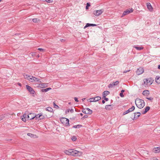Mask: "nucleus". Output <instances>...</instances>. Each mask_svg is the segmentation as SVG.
<instances>
[{"label":"nucleus","mask_w":160,"mask_h":160,"mask_svg":"<svg viewBox=\"0 0 160 160\" xmlns=\"http://www.w3.org/2000/svg\"><path fill=\"white\" fill-rule=\"evenodd\" d=\"M64 152L67 155L73 156H80L82 153L81 152L78 151L74 149L65 150Z\"/></svg>","instance_id":"nucleus-1"},{"label":"nucleus","mask_w":160,"mask_h":160,"mask_svg":"<svg viewBox=\"0 0 160 160\" xmlns=\"http://www.w3.org/2000/svg\"><path fill=\"white\" fill-rule=\"evenodd\" d=\"M135 103L137 107L140 109L142 108L145 105V103L143 100L138 98L136 99Z\"/></svg>","instance_id":"nucleus-2"},{"label":"nucleus","mask_w":160,"mask_h":160,"mask_svg":"<svg viewBox=\"0 0 160 160\" xmlns=\"http://www.w3.org/2000/svg\"><path fill=\"white\" fill-rule=\"evenodd\" d=\"M60 121L66 127L69 126L70 125L69 120L68 118H62L60 119Z\"/></svg>","instance_id":"nucleus-3"},{"label":"nucleus","mask_w":160,"mask_h":160,"mask_svg":"<svg viewBox=\"0 0 160 160\" xmlns=\"http://www.w3.org/2000/svg\"><path fill=\"white\" fill-rule=\"evenodd\" d=\"M28 80L32 82H41L40 79L33 76H31V77L29 78Z\"/></svg>","instance_id":"nucleus-4"},{"label":"nucleus","mask_w":160,"mask_h":160,"mask_svg":"<svg viewBox=\"0 0 160 160\" xmlns=\"http://www.w3.org/2000/svg\"><path fill=\"white\" fill-rule=\"evenodd\" d=\"M103 12L104 10L103 9L96 10L94 11L93 14L96 16H98L101 14Z\"/></svg>","instance_id":"nucleus-5"},{"label":"nucleus","mask_w":160,"mask_h":160,"mask_svg":"<svg viewBox=\"0 0 160 160\" xmlns=\"http://www.w3.org/2000/svg\"><path fill=\"white\" fill-rule=\"evenodd\" d=\"M133 9L132 8L130 10L127 9L126 11H124L122 13V16H121V17H123L124 16L128 15L130 13L133 12Z\"/></svg>","instance_id":"nucleus-6"},{"label":"nucleus","mask_w":160,"mask_h":160,"mask_svg":"<svg viewBox=\"0 0 160 160\" xmlns=\"http://www.w3.org/2000/svg\"><path fill=\"white\" fill-rule=\"evenodd\" d=\"M101 99V98L99 96H97L95 98H91L89 99L90 102H96L98 101Z\"/></svg>","instance_id":"nucleus-7"},{"label":"nucleus","mask_w":160,"mask_h":160,"mask_svg":"<svg viewBox=\"0 0 160 160\" xmlns=\"http://www.w3.org/2000/svg\"><path fill=\"white\" fill-rule=\"evenodd\" d=\"M26 87L27 89L29 91L30 93L32 94H34V91L30 86L28 85H26Z\"/></svg>","instance_id":"nucleus-8"},{"label":"nucleus","mask_w":160,"mask_h":160,"mask_svg":"<svg viewBox=\"0 0 160 160\" xmlns=\"http://www.w3.org/2000/svg\"><path fill=\"white\" fill-rule=\"evenodd\" d=\"M36 117V116L35 115L34 113H30L27 115V118L28 119L32 120Z\"/></svg>","instance_id":"nucleus-9"},{"label":"nucleus","mask_w":160,"mask_h":160,"mask_svg":"<svg viewBox=\"0 0 160 160\" xmlns=\"http://www.w3.org/2000/svg\"><path fill=\"white\" fill-rule=\"evenodd\" d=\"M144 72V70L142 68L140 67L138 68L136 71L137 74L139 75L142 74Z\"/></svg>","instance_id":"nucleus-10"},{"label":"nucleus","mask_w":160,"mask_h":160,"mask_svg":"<svg viewBox=\"0 0 160 160\" xmlns=\"http://www.w3.org/2000/svg\"><path fill=\"white\" fill-rule=\"evenodd\" d=\"M135 109V107L134 106H132V107L129 109L128 110L126 111L123 113V115H125L128 113L133 111Z\"/></svg>","instance_id":"nucleus-11"},{"label":"nucleus","mask_w":160,"mask_h":160,"mask_svg":"<svg viewBox=\"0 0 160 160\" xmlns=\"http://www.w3.org/2000/svg\"><path fill=\"white\" fill-rule=\"evenodd\" d=\"M119 83V82L118 81H116V82H113L112 83L110 84L108 86V87L109 88H112L113 86H116Z\"/></svg>","instance_id":"nucleus-12"},{"label":"nucleus","mask_w":160,"mask_h":160,"mask_svg":"<svg viewBox=\"0 0 160 160\" xmlns=\"http://www.w3.org/2000/svg\"><path fill=\"white\" fill-rule=\"evenodd\" d=\"M146 5L149 11L151 12L153 11V8H152L150 3H146Z\"/></svg>","instance_id":"nucleus-13"},{"label":"nucleus","mask_w":160,"mask_h":160,"mask_svg":"<svg viewBox=\"0 0 160 160\" xmlns=\"http://www.w3.org/2000/svg\"><path fill=\"white\" fill-rule=\"evenodd\" d=\"M144 83L145 84L148 85V84H152L151 81L148 79H144Z\"/></svg>","instance_id":"nucleus-14"},{"label":"nucleus","mask_w":160,"mask_h":160,"mask_svg":"<svg viewBox=\"0 0 160 160\" xmlns=\"http://www.w3.org/2000/svg\"><path fill=\"white\" fill-rule=\"evenodd\" d=\"M46 84L45 83H40L38 84L37 87L40 88H43L45 87Z\"/></svg>","instance_id":"nucleus-15"},{"label":"nucleus","mask_w":160,"mask_h":160,"mask_svg":"<svg viewBox=\"0 0 160 160\" xmlns=\"http://www.w3.org/2000/svg\"><path fill=\"white\" fill-rule=\"evenodd\" d=\"M150 107L148 106L146 107L145 108L144 110H143L142 111V113L143 114H144L146 113V112L150 109Z\"/></svg>","instance_id":"nucleus-16"},{"label":"nucleus","mask_w":160,"mask_h":160,"mask_svg":"<svg viewBox=\"0 0 160 160\" xmlns=\"http://www.w3.org/2000/svg\"><path fill=\"white\" fill-rule=\"evenodd\" d=\"M97 25L94 24H90L89 23H87L85 26L84 27V28L85 29L86 28H87L89 26H96Z\"/></svg>","instance_id":"nucleus-17"},{"label":"nucleus","mask_w":160,"mask_h":160,"mask_svg":"<svg viewBox=\"0 0 160 160\" xmlns=\"http://www.w3.org/2000/svg\"><path fill=\"white\" fill-rule=\"evenodd\" d=\"M134 114V118L135 119H137L138 118L140 115L141 113L140 112H135Z\"/></svg>","instance_id":"nucleus-18"},{"label":"nucleus","mask_w":160,"mask_h":160,"mask_svg":"<svg viewBox=\"0 0 160 160\" xmlns=\"http://www.w3.org/2000/svg\"><path fill=\"white\" fill-rule=\"evenodd\" d=\"M150 94L148 90H145L142 92V94L144 96H148Z\"/></svg>","instance_id":"nucleus-19"},{"label":"nucleus","mask_w":160,"mask_h":160,"mask_svg":"<svg viewBox=\"0 0 160 160\" xmlns=\"http://www.w3.org/2000/svg\"><path fill=\"white\" fill-rule=\"evenodd\" d=\"M110 93V92L109 91H104L102 93V96L103 98H105L106 96L108 95Z\"/></svg>","instance_id":"nucleus-20"},{"label":"nucleus","mask_w":160,"mask_h":160,"mask_svg":"<svg viewBox=\"0 0 160 160\" xmlns=\"http://www.w3.org/2000/svg\"><path fill=\"white\" fill-rule=\"evenodd\" d=\"M153 152L156 153L160 152V148L157 147L156 148H154L153 149Z\"/></svg>","instance_id":"nucleus-21"},{"label":"nucleus","mask_w":160,"mask_h":160,"mask_svg":"<svg viewBox=\"0 0 160 160\" xmlns=\"http://www.w3.org/2000/svg\"><path fill=\"white\" fill-rule=\"evenodd\" d=\"M156 82L158 84H160V77L157 76L155 78Z\"/></svg>","instance_id":"nucleus-22"},{"label":"nucleus","mask_w":160,"mask_h":160,"mask_svg":"<svg viewBox=\"0 0 160 160\" xmlns=\"http://www.w3.org/2000/svg\"><path fill=\"white\" fill-rule=\"evenodd\" d=\"M112 108L111 105H106L105 106V109L107 110H110L112 109Z\"/></svg>","instance_id":"nucleus-23"},{"label":"nucleus","mask_w":160,"mask_h":160,"mask_svg":"<svg viewBox=\"0 0 160 160\" xmlns=\"http://www.w3.org/2000/svg\"><path fill=\"white\" fill-rule=\"evenodd\" d=\"M133 47L136 49L137 50L140 51L143 48L142 47H138L137 46H134Z\"/></svg>","instance_id":"nucleus-24"},{"label":"nucleus","mask_w":160,"mask_h":160,"mask_svg":"<svg viewBox=\"0 0 160 160\" xmlns=\"http://www.w3.org/2000/svg\"><path fill=\"white\" fill-rule=\"evenodd\" d=\"M38 118L39 120H41L44 118V116H42V114H38L36 116V118Z\"/></svg>","instance_id":"nucleus-25"},{"label":"nucleus","mask_w":160,"mask_h":160,"mask_svg":"<svg viewBox=\"0 0 160 160\" xmlns=\"http://www.w3.org/2000/svg\"><path fill=\"white\" fill-rule=\"evenodd\" d=\"M51 89V88H48L45 89H42L41 90V91L42 92H46L49 90H50Z\"/></svg>","instance_id":"nucleus-26"},{"label":"nucleus","mask_w":160,"mask_h":160,"mask_svg":"<svg viewBox=\"0 0 160 160\" xmlns=\"http://www.w3.org/2000/svg\"><path fill=\"white\" fill-rule=\"evenodd\" d=\"M85 110L87 111V112H88V114H91L92 113V111L88 108H86L85 109Z\"/></svg>","instance_id":"nucleus-27"},{"label":"nucleus","mask_w":160,"mask_h":160,"mask_svg":"<svg viewBox=\"0 0 160 160\" xmlns=\"http://www.w3.org/2000/svg\"><path fill=\"white\" fill-rule=\"evenodd\" d=\"M46 110L50 112H52L53 111L52 108L50 107H48L46 108Z\"/></svg>","instance_id":"nucleus-28"},{"label":"nucleus","mask_w":160,"mask_h":160,"mask_svg":"<svg viewBox=\"0 0 160 160\" xmlns=\"http://www.w3.org/2000/svg\"><path fill=\"white\" fill-rule=\"evenodd\" d=\"M74 112V110L72 109H68L66 111V113L67 114L68 113H69V112H70L71 113H73Z\"/></svg>","instance_id":"nucleus-29"},{"label":"nucleus","mask_w":160,"mask_h":160,"mask_svg":"<svg viewBox=\"0 0 160 160\" xmlns=\"http://www.w3.org/2000/svg\"><path fill=\"white\" fill-rule=\"evenodd\" d=\"M23 76L25 79H28V78H30V75H28V74H26L25 73L23 74Z\"/></svg>","instance_id":"nucleus-30"},{"label":"nucleus","mask_w":160,"mask_h":160,"mask_svg":"<svg viewBox=\"0 0 160 160\" xmlns=\"http://www.w3.org/2000/svg\"><path fill=\"white\" fill-rule=\"evenodd\" d=\"M71 139L73 141H75L77 139V138L76 136H73L71 138Z\"/></svg>","instance_id":"nucleus-31"},{"label":"nucleus","mask_w":160,"mask_h":160,"mask_svg":"<svg viewBox=\"0 0 160 160\" xmlns=\"http://www.w3.org/2000/svg\"><path fill=\"white\" fill-rule=\"evenodd\" d=\"M27 135L29 136H30L31 137H33L34 136V135L32 134V133H28L27 134Z\"/></svg>","instance_id":"nucleus-32"},{"label":"nucleus","mask_w":160,"mask_h":160,"mask_svg":"<svg viewBox=\"0 0 160 160\" xmlns=\"http://www.w3.org/2000/svg\"><path fill=\"white\" fill-rule=\"evenodd\" d=\"M53 106L55 108H59V107L56 104L55 102H53Z\"/></svg>","instance_id":"nucleus-33"},{"label":"nucleus","mask_w":160,"mask_h":160,"mask_svg":"<svg viewBox=\"0 0 160 160\" xmlns=\"http://www.w3.org/2000/svg\"><path fill=\"white\" fill-rule=\"evenodd\" d=\"M78 126L81 127L82 125H74L73 127V128H78Z\"/></svg>","instance_id":"nucleus-34"},{"label":"nucleus","mask_w":160,"mask_h":160,"mask_svg":"<svg viewBox=\"0 0 160 160\" xmlns=\"http://www.w3.org/2000/svg\"><path fill=\"white\" fill-rule=\"evenodd\" d=\"M82 112L85 113V114H88V112H87V111L85 110V109H84L82 111Z\"/></svg>","instance_id":"nucleus-35"},{"label":"nucleus","mask_w":160,"mask_h":160,"mask_svg":"<svg viewBox=\"0 0 160 160\" xmlns=\"http://www.w3.org/2000/svg\"><path fill=\"white\" fill-rule=\"evenodd\" d=\"M48 3H51L53 2V0H45Z\"/></svg>","instance_id":"nucleus-36"},{"label":"nucleus","mask_w":160,"mask_h":160,"mask_svg":"<svg viewBox=\"0 0 160 160\" xmlns=\"http://www.w3.org/2000/svg\"><path fill=\"white\" fill-rule=\"evenodd\" d=\"M90 4L89 3H87V6L86 7V9H88V7L90 6Z\"/></svg>","instance_id":"nucleus-37"},{"label":"nucleus","mask_w":160,"mask_h":160,"mask_svg":"<svg viewBox=\"0 0 160 160\" xmlns=\"http://www.w3.org/2000/svg\"><path fill=\"white\" fill-rule=\"evenodd\" d=\"M146 98L150 101H152L153 99V98L152 97L147 98Z\"/></svg>","instance_id":"nucleus-38"},{"label":"nucleus","mask_w":160,"mask_h":160,"mask_svg":"<svg viewBox=\"0 0 160 160\" xmlns=\"http://www.w3.org/2000/svg\"><path fill=\"white\" fill-rule=\"evenodd\" d=\"M5 115H2L0 116V118L1 119V120L3 119V118L5 117Z\"/></svg>","instance_id":"nucleus-39"},{"label":"nucleus","mask_w":160,"mask_h":160,"mask_svg":"<svg viewBox=\"0 0 160 160\" xmlns=\"http://www.w3.org/2000/svg\"><path fill=\"white\" fill-rule=\"evenodd\" d=\"M32 21L34 22H37V19L36 18H34L32 19Z\"/></svg>","instance_id":"nucleus-40"},{"label":"nucleus","mask_w":160,"mask_h":160,"mask_svg":"<svg viewBox=\"0 0 160 160\" xmlns=\"http://www.w3.org/2000/svg\"><path fill=\"white\" fill-rule=\"evenodd\" d=\"M22 121H23L24 122H25L26 121V118H22Z\"/></svg>","instance_id":"nucleus-41"},{"label":"nucleus","mask_w":160,"mask_h":160,"mask_svg":"<svg viewBox=\"0 0 160 160\" xmlns=\"http://www.w3.org/2000/svg\"><path fill=\"white\" fill-rule=\"evenodd\" d=\"M120 96L121 97H124V95H123V93H120L119 94Z\"/></svg>","instance_id":"nucleus-42"},{"label":"nucleus","mask_w":160,"mask_h":160,"mask_svg":"<svg viewBox=\"0 0 160 160\" xmlns=\"http://www.w3.org/2000/svg\"><path fill=\"white\" fill-rule=\"evenodd\" d=\"M38 50H39V51H42V52L43 51H44V49H43L41 48H38Z\"/></svg>","instance_id":"nucleus-43"},{"label":"nucleus","mask_w":160,"mask_h":160,"mask_svg":"<svg viewBox=\"0 0 160 160\" xmlns=\"http://www.w3.org/2000/svg\"><path fill=\"white\" fill-rule=\"evenodd\" d=\"M88 117V115H85L82 118V119H83L84 118H87Z\"/></svg>","instance_id":"nucleus-44"},{"label":"nucleus","mask_w":160,"mask_h":160,"mask_svg":"<svg viewBox=\"0 0 160 160\" xmlns=\"http://www.w3.org/2000/svg\"><path fill=\"white\" fill-rule=\"evenodd\" d=\"M74 99L76 102H78V98H74Z\"/></svg>","instance_id":"nucleus-45"},{"label":"nucleus","mask_w":160,"mask_h":160,"mask_svg":"<svg viewBox=\"0 0 160 160\" xmlns=\"http://www.w3.org/2000/svg\"><path fill=\"white\" fill-rule=\"evenodd\" d=\"M27 116V114L26 113L24 114L23 116V118H26V117Z\"/></svg>","instance_id":"nucleus-46"},{"label":"nucleus","mask_w":160,"mask_h":160,"mask_svg":"<svg viewBox=\"0 0 160 160\" xmlns=\"http://www.w3.org/2000/svg\"><path fill=\"white\" fill-rule=\"evenodd\" d=\"M129 71H130V70H126V71H124L123 72V73H126V72H129Z\"/></svg>","instance_id":"nucleus-47"},{"label":"nucleus","mask_w":160,"mask_h":160,"mask_svg":"<svg viewBox=\"0 0 160 160\" xmlns=\"http://www.w3.org/2000/svg\"><path fill=\"white\" fill-rule=\"evenodd\" d=\"M104 98V99L106 101H107L108 100V98H106V97H105V98Z\"/></svg>","instance_id":"nucleus-48"},{"label":"nucleus","mask_w":160,"mask_h":160,"mask_svg":"<svg viewBox=\"0 0 160 160\" xmlns=\"http://www.w3.org/2000/svg\"><path fill=\"white\" fill-rule=\"evenodd\" d=\"M153 160H158V159L156 158H153Z\"/></svg>","instance_id":"nucleus-49"},{"label":"nucleus","mask_w":160,"mask_h":160,"mask_svg":"<svg viewBox=\"0 0 160 160\" xmlns=\"http://www.w3.org/2000/svg\"><path fill=\"white\" fill-rule=\"evenodd\" d=\"M124 91H125L124 90H122V91H121V93H123V92H124Z\"/></svg>","instance_id":"nucleus-50"},{"label":"nucleus","mask_w":160,"mask_h":160,"mask_svg":"<svg viewBox=\"0 0 160 160\" xmlns=\"http://www.w3.org/2000/svg\"><path fill=\"white\" fill-rule=\"evenodd\" d=\"M158 68L160 69V65H158Z\"/></svg>","instance_id":"nucleus-51"},{"label":"nucleus","mask_w":160,"mask_h":160,"mask_svg":"<svg viewBox=\"0 0 160 160\" xmlns=\"http://www.w3.org/2000/svg\"><path fill=\"white\" fill-rule=\"evenodd\" d=\"M102 103L103 104H104V103H105V101H104V100H103L102 101Z\"/></svg>","instance_id":"nucleus-52"},{"label":"nucleus","mask_w":160,"mask_h":160,"mask_svg":"<svg viewBox=\"0 0 160 160\" xmlns=\"http://www.w3.org/2000/svg\"><path fill=\"white\" fill-rule=\"evenodd\" d=\"M86 98H85L82 99V101H83Z\"/></svg>","instance_id":"nucleus-53"},{"label":"nucleus","mask_w":160,"mask_h":160,"mask_svg":"<svg viewBox=\"0 0 160 160\" xmlns=\"http://www.w3.org/2000/svg\"><path fill=\"white\" fill-rule=\"evenodd\" d=\"M80 115H81V116H82V115H83V114H82V113H80Z\"/></svg>","instance_id":"nucleus-54"},{"label":"nucleus","mask_w":160,"mask_h":160,"mask_svg":"<svg viewBox=\"0 0 160 160\" xmlns=\"http://www.w3.org/2000/svg\"><path fill=\"white\" fill-rule=\"evenodd\" d=\"M18 85L20 86H21V85L20 83H18Z\"/></svg>","instance_id":"nucleus-55"},{"label":"nucleus","mask_w":160,"mask_h":160,"mask_svg":"<svg viewBox=\"0 0 160 160\" xmlns=\"http://www.w3.org/2000/svg\"><path fill=\"white\" fill-rule=\"evenodd\" d=\"M1 120V119L0 118V121Z\"/></svg>","instance_id":"nucleus-56"},{"label":"nucleus","mask_w":160,"mask_h":160,"mask_svg":"<svg viewBox=\"0 0 160 160\" xmlns=\"http://www.w3.org/2000/svg\"><path fill=\"white\" fill-rule=\"evenodd\" d=\"M1 1V0H0V2Z\"/></svg>","instance_id":"nucleus-57"}]
</instances>
